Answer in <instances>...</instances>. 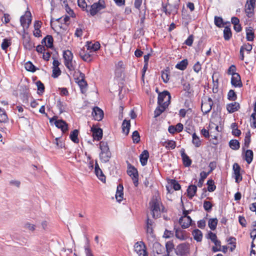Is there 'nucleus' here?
Wrapping results in <instances>:
<instances>
[{
	"label": "nucleus",
	"instance_id": "1",
	"mask_svg": "<svg viewBox=\"0 0 256 256\" xmlns=\"http://www.w3.org/2000/svg\"><path fill=\"white\" fill-rule=\"evenodd\" d=\"M161 203L156 198H152L150 202V206L154 218H157L160 216L163 208H160Z\"/></svg>",
	"mask_w": 256,
	"mask_h": 256
},
{
	"label": "nucleus",
	"instance_id": "2",
	"mask_svg": "<svg viewBox=\"0 0 256 256\" xmlns=\"http://www.w3.org/2000/svg\"><path fill=\"white\" fill-rule=\"evenodd\" d=\"M167 182L166 197L168 200L172 202L175 198L174 192L176 190V180L174 179H168Z\"/></svg>",
	"mask_w": 256,
	"mask_h": 256
},
{
	"label": "nucleus",
	"instance_id": "3",
	"mask_svg": "<svg viewBox=\"0 0 256 256\" xmlns=\"http://www.w3.org/2000/svg\"><path fill=\"white\" fill-rule=\"evenodd\" d=\"M106 8L105 2L104 0H98V2L93 4L90 7L88 10L90 15L94 16L98 12Z\"/></svg>",
	"mask_w": 256,
	"mask_h": 256
},
{
	"label": "nucleus",
	"instance_id": "4",
	"mask_svg": "<svg viewBox=\"0 0 256 256\" xmlns=\"http://www.w3.org/2000/svg\"><path fill=\"white\" fill-rule=\"evenodd\" d=\"M63 57L64 60V64L70 70H74V67L72 64L73 54L71 51L69 50H66L64 52Z\"/></svg>",
	"mask_w": 256,
	"mask_h": 256
},
{
	"label": "nucleus",
	"instance_id": "5",
	"mask_svg": "<svg viewBox=\"0 0 256 256\" xmlns=\"http://www.w3.org/2000/svg\"><path fill=\"white\" fill-rule=\"evenodd\" d=\"M170 100V94L168 91H164L160 93L158 96V104L164 105L168 106Z\"/></svg>",
	"mask_w": 256,
	"mask_h": 256
},
{
	"label": "nucleus",
	"instance_id": "6",
	"mask_svg": "<svg viewBox=\"0 0 256 256\" xmlns=\"http://www.w3.org/2000/svg\"><path fill=\"white\" fill-rule=\"evenodd\" d=\"M20 22L24 30L28 28L32 22V16L30 12L26 11L25 14L20 17Z\"/></svg>",
	"mask_w": 256,
	"mask_h": 256
},
{
	"label": "nucleus",
	"instance_id": "7",
	"mask_svg": "<svg viewBox=\"0 0 256 256\" xmlns=\"http://www.w3.org/2000/svg\"><path fill=\"white\" fill-rule=\"evenodd\" d=\"M188 211L184 210L183 212L184 216H182L179 220V223L184 228H188L192 222V219L190 216H188Z\"/></svg>",
	"mask_w": 256,
	"mask_h": 256
},
{
	"label": "nucleus",
	"instance_id": "8",
	"mask_svg": "<svg viewBox=\"0 0 256 256\" xmlns=\"http://www.w3.org/2000/svg\"><path fill=\"white\" fill-rule=\"evenodd\" d=\"M127 173L132 178L134 185L137 186L138 184V174L137 170L134 166L130 165L128 168Z\"/></svg>",
	"mask_w": 256,
	"mask_h": 256
},
{
	"label": "nucleus",
	"instance_id": "9",
	"mask_svg": "<svg viewBox=\"0 0 256 256\" xmlns=\"http://www.w3.org/2000/svg\"><path fill=\"white\" fill-rule=\"evenodd\" d=\"M134 249L138 256H148L142 242H136L134 246Z\"/></svg>",
	"mask_w": 256,
	"mask_h": 256
},
{
	"label": "nucleus",
	"instance_id": "10",
	"mask_svg": "<svg viewBox=\"0 0 256 256\" xmlns=\"http://www.w3.org/2000/svg\"><path fill=\"white\" fill-rule=\"evenodd\" d=\"M213 104L212 100L210 98H208L205 102L202 101L201 106L202 112L206 114L212 110Z\"/></svg>",
	"mask_w": 256,
	"mask_h": 256
},
{
	"label": "nucleus",
	"instance_id": "11",
	"mask_svg": "<svg viewBox=\"0 0 256 256\" xmlns=\"http://www.w3.org/2000/svg\"><path fill=\"white\" fill-rule=\"evenodd\" d=\"M232 170L234 171V178L236 180V182L238 183L240 181L242 180V176L240 173V171L241 168L240 166L237 163H234L233 164Z\"/></svg>",
	"mask_w": 256,
	"mask_h": 256
},
{
	"label": "nucleus",
	"instance_id": "12",
	"mask_svg": "<svg viewBox=\"0 0 256 256\" xmlns=\"http://www.w3.org/2000/svg\"><path fill=\"white\" fill-rule=\"evenodd\" d=\"M92 115L95 120L100 121L104 117V112L98 107L95 106L93 108Z\"/></svg>",
	"mask_w": 256,
	"mask_h": 256
},
{
	"label": "nucleus",
	"instance_id": "13",
	"mask_svg": "<svg viewBox=\"0 0 256 256\" xmlns=\"http://www.w3.org/2000/svg\"><path fill=\"white\" fill-rule=\"evenodd\" d=\"M174 244L170 242H168L166 244V256H174L176 254V250L174 248Z\"/></svg>",
	"mask_w": 256,
	"mask_h": 256
},
{
	"label": "nucleus",
	"instance_id": "14",
	"mask_svg": "<svg viewBox=\"0 0 256 256\" xmlns=\"http://www.w3.org/2000/svg\"><path fill=\"white\" fill-rule=\"evenodd\" d=\"M91 130L92 133V136L94 140H100L102 137V130L100 128L92 127Z\"/></svg>",
	"mask_w": 256,
	"mask_h": 256
},
{
	"label": "nucleus",
	"instance_id": "15",
	"mask_svg": "<svg viewBox=\"0 0 256 256\" xmlns=\"http://www.w3.org/2000/svg\"><path fill=\"white\" fill-rule=\"evenodd\" d=\"M79 56L83 60L89 62L92 60V56L84 49H80L79 52Z\"/></svg>",
	"mask_w": 256,
	"mask_h": 256
},
{
	"label": "nucleus",
	"instance_id": "16",
	"mask_svg": "<svg viewBox=\"0 0 256 256\" xmlns=\"http://www.w3.org/2000/svg\"><path fill=\"white\" fill-rule=\"evenodd\" d=\"M54 124L58 128H60L63 133L66 132L68 130V124L62 120H56Z\"/></svg>",
	"mask_w": 256,
	"mask_h": 256
},
{
	"label": "nucleus",
	"instance_id": "17",
	"mask_svg": "<svg viewBox=\"0 0 256 256\" xmlns=\"http://www.w3.org/2000/svg\"><path fill=\"white\" fill-rule=\"evenodd\" d=\"M231 84L234 87L242 86V82L238 74H233L231 78Z\"/></svg>",
	"mask_w": 256,
	"mask_h": 256
},
{
	"label": "nucleus",
	"instance_id": "18",
	"mask_svg": "<svg viewBox=\"0 0 256 256\" xmlns=\"http://www.w3.org/2000/svg\"><path fill=\"white\" fill-rule=\"evenodd\" d=\"M183 164L185 166H189L192 164V160L185 153L184 148H182L180 151Z\"/></svg>",
	"mask_w": 256,
	"mask_h": 256
},
{
	"label": "nucleus",
	"instance_id": "19",
	"mask_svg": "<svg viewBox=\"0 0 256 256\" xmlns=\"http://www.w3.org/2000/svg\"><path fill=\"white\" fill-rule=\"evenodd\" d=\"M177 254L184 255L188 252V244L186 243L180 244L177 246Z\"/></svg>",
	"mask_w": 256,
	"mask_h": 256
},
{
	"label": "nucleus",
	"instance_id": "20",
	"mask_svg": "<svg viewBox=\"0 0 256 256\" xmlns=\"http://www.w3.org/2000/svg\"><path fill=\"white\" fill-rule=\"evenodd\" d=\"M86 46L87 48V50H90V52H96L100 48V44L98 42L94 44L91 42H87Z\"/></svg>",
	"mask_w": 256,
	"mask_h": 256
},
{
	"label": "nucleus",
	"instance_id": "21",
	"mask_svg": "<svg viewBox=\"0 0 256 256\" xmlns=\"http://www.w3.org/2000/svg\"><path fill=\"white\" fill-rule=\"evenodd\" d=\"M22 43L24 48L29 50L34 46V44L31 41L29 36H24Z\"/></svg>",
	"mask_w": 256,
	"mask_h": 256
},
{
	"label": "nucleus",
	"instance_id": "22",
	"mask_svg": "<svg viewBox=\"0 0 256 256\" xmlns=\"http://www.w3.org/2000/svg\"><path fill=\"white\" fill-rule=\"evenodd\" d=\"M78 73L79 74V76L76 78V82H77L80 88H82L86 86L87 84L84 80V74L80 72H78Z\"/></svg>",
	"mask_w": 256,
	"mask_h": 256
},
{
	"label": "nucleus",
	"instance_id": "23",
	"mask_svg": "<svg viewBox=\"0 0 256 256\" xmlns=\"http://www.w3.org/2000/svg\"><path fill=\"white\" fill-rule=\"evenodd\" d=\"M123 190L124 187L122 184H119L117 186V190L116 194V198L118 202H120L122 200L124 196Z\"/></svg>",
	"mask_w": 256,
	"mask_h": 256
},
{
	"label": "nucleus",
	"instance_id": "24",
	"mask_svg": "<svg viewBox=\"0 0 256 256\" xmlns=\"http://www.w3.org/2000/svg\"><path fill=\"white\" fill-rule=\"evenodd\" d=\"M152 250L157 254H161L164 250V248L158 242L155 241L152 243Z\"/></svg>",
	"mask_w": 256,
	"mask_h": 256
},
{
	"label": "nucleus",
	"instance_id": "25",
	"mask_svg": "<svg viewBox=\"0 0 256 256\" xmlns=\"http://www.w3.org/2000/svg\"><path fill=\"white\" fill-rule=\"evenodd\" d=\"M95 174L98 178L102 181L104 182L106 180V178L102 170L99 167L97 162H96L95 168H94Z\"/></svg>",
	"mask_w": 256,
	"mask_h": 256
},
{
	"label": "nucleus",
	"instance_id": "26",
	"mask_svg": "<svg viewBox=\"0 0 256 256\" xmlns=\"http://www.w3.org/2000/svg\"><path fill=\"white\" fill-rule=\"evenodd\" d=\"M148 157L149 154L148 151L146 150H144L140 154V162L142 166H146V164Z\"/></svg>",
	"mask_w": 256,
	"mask_h": 256
},
{
	"label": "nucleus",
	"instance_id": "27",
	"mask_svg": "<svg viewBox=\"0 0 256 256\" xmlns=\"http://www.w3.org/2000/svg\"><path fill=\"white\" fill-rule=\"evenodd\" d=\"M146 231L147 240L150 244L156 241V236L152 228L146 229Z\"/></svg>",
	"mask_w": 256,
	"mask_h": 256
},
{
	"label": "nucleus",
	"instance_id": "28",
	"mask_svg": "<svg viewBox=\"0 0 256 256\" xmlns=\"http://www.w3.org/2000/svg\"><path fill=\"white\" fill-rule=\"evenodd\" d=\"M239 108L240 104L236 102L228 104L226 106L227 110L230 113H232L236 111H237Z\"/></svg>",
	"mask_w": 256,
	"mask_h": 256
},
{
	"label": "nucleus",
	"instance_id": "29",
	"mask_svg": "<svg viewBox=\"0 0 256 256\" xmlns=\"http://www.w3.org/2000/svg\"><path fill=\"white\" fill-rule=\"evenodd\" d=\"M53 38L48 35L42 41V43H44L47 48H51L53 46Z\"/></svg>",
	"mask_w": 256,
	"mask_h": 256
},
{
	"label": "nucleus",
	"instance_id": "30",
	"mask_svg": "<svg viewBox=\"0 0 256 256\" xmlns=\"http://www.w3.org/2000/svg\"><path fill=\"white\" fill-rule=\"evenodd\" d=\"M255 6L250 5L248 4H245V12L246 14V16L248 18H251L254 15V8Z\"/></svg>",
	"mask_w": 256,
	"mask_h": 256
},
{
	"label": "nucleus",
	"instance_id": "31",
	"mask_svg": "<svg viewBox=\"0 0 256 256\" xmlns=\"http://www.w3.org/2000/svg\"><path fill=\"white\" fill-rule=\"evenodd\" d=\"M170 70L168 68L162 71L161 76L164 83H167L168 82L170 77Z\"/></svg>",
	"mask_w": 256,
	"mask_h": 256
},
{
	"label": "nucleus",
	"instance_id": "32",
	"mask_svg": "<svg viewBox=\"0 0 256 256\" xmlns=\"http://www.w3.org/2000/svg\"><path fill=\"white\" fill-rule=\"evenodd\" d=\"M244 158L246 160L248 164L252 162L253 159V152L252 150H248L245 152Z\"/></svg>",
	"mask_w": 256,
	"mask_h": 256
},
{
	"label": "nucleus",
	"instance_id": "33",
	"mask_svg": "<svg viewBox=\"0 0 256 256\" xmlns=\"http://www.w3.org/2000/svg\"><path fill=\"white\" fill-rule=\"evenodd\" d=\"M130 126V120H124L122 124V129L123 132L126 136H127L129 133Z\"/></svg>",
	"mask_w": 256,
	"mask_h": 256
},
{
	"label": "nucleus",
	"instance_id": "34",
	"mask_svg": "<svg viewBox=\"0 0 256 256\" xmlns=\"http://www.w3.org/2000/svg\"><path fill=\"white\" fill-rule=\"evenodd\" d=\"M158 106L156 108L154 112V117L157 118L160 115V114L164 111L166 108L168 106H165L164 105L158 104Z\"/></svg>",
	"mask_w": 256,
	"mask_h": 256
},
{
	"label": "nucleus",
	"instance_id": "35",
	"mask_svg": "<svg viewBox=\"0 0 256 256\" xmlns=\"http://www.w3.org/2000/svg\"><path fill=\"white\" fill-rule=\"evenodd\" d=\"M162 144L168 149L173 150L176 147V142L172 140H165L162 142Z\"/></svg>",
	"mask_w": 256,
	"mask_h": 256
},
{
	"label": "nucleus",
	"instance_id": "36",
	"mask_svg": "<svg viewBox=\"0 0 256 256\" xmlns=\"http://www.w3.org/2000/svg\"><path fill=\"white\" fill-rule=\"evenodd\" d=\"M100 148L101 150L100 153L110 152L108 142H100Z\"/></svg>",
	"mask_w": 256,
	"mask_h": 256
},
{
	"label": "nucleus",
	"instance_id": "37",
	"mask_svg": "<svg viewBox=\"0 0 256 256\" xmlns=\"http://www.w3.org/2000/svg\"><path fill=\"white\" fill-rule=\"evenodd\" d=\"M192 235L195 240L197 242H201L202 238V234L200 230L198 229L194 230L192 232Z\"/></svg>",
	"mask_w": 256,
	"mask_h": 256
},
{
	"label": "nucleus",
	"instance_id": "38",
	"mask_svg": "<svg viewBox=\"0 0 256 256\" xmlns=\"http://www.w3.org/2000/svg\"><path fill=\"white\" fill-rule=\"evenodd\" d=\"M78 130H74L70 132V140L74 143L78 144L79 142V140L78 138Z\"/></svg>",
	"mask_w": 256,
	"mask_h": 256
},
{
	"label": "nucleus",
	"instance_id": "39",
	"mask_svg": "<svg viewBox=\"0 0 256 256\" xmlns=\"http://www.w3.org/2000/svg\"><path fill=\"white\" fill-rule=\"evenodd\" d=\"M188 65V61L187 59H184L177 63V69H179L182 70H186Z\"/></svg>",
	"mask_w": 256,
	"mask_h": 256
},
{
	"label": "nucleus",
	"instance_id": "40",
	"mask_svg": "<svg viewBox=\"0 0 256 256\" xmlns=\"http://www.w3.org/2000/svg\"><path fill=\"white\" fill-rule=\"evenodd\" d=\"M100 158L102 162L106 163L109 161L111 158V152L100 153Z\"/></svg>",
	"mask_w": 256,
	"mask_h": 256
},
{
	"label": "nucleus",
	"instance_id": "41",
	"mask_svg": "<svg viewBox=\"0 0 256 256\" xmlns=\"http://www.w3.org/2000/svg\"><path fill=\"white\" fill-rule=\"evenodd\" d=\"M232 34L230 28L226 26L224 30V38L226 40H228L232 37Z\"/></svg>",
	"mask_w": 256,
	"mask_h": 256
},
{
	"label": "nucleus",
	"instance_id": "42",
	"mask_svg": "<svg viewBox=\"0 0 256 256\" xmlns=\"http://www.w3.org/2000/svg\"><path fill=\"white\" fill-rule=\"evenodd\" d=\"M218 222L216 218H210L208 222L209 228L212 230H214L216 228Z\"/></svg>",
	"mask_w": 256,
	"mask_h": 256
},
{
	"label": "nucleus",
	"instance_id": "43",
	"mask_svg": "<svg viewBox=\"0 0 256 256\" xmlns=\"http://www.w3.org/2000/svg\"><path fill=\"white\" fill-rule=\"evenodd\" d=\"M192 142L195 146L198 148L201 145V140L200 138L196 134V133L192 134Z\"/></svg>",
	"mask_w": 256,
	"mask_h": 256
},
{
	"label": "nucleus",
	"instance_id": "44",
	"mask_svg": "<svg viewBox=\"0 0 256 256\" xmlns=\"http://www.w3.org/2000/svg\"><path fill=\"white\" fill-rule=\"evenodd\" d=\"M229 146L231 148L234 150H238L240 147V142L236 140H230Z\"/></svg>",
	"mask_w": 256,
	"mask_h": 256
},
{
	"label": "nucleus",
	"instance_id": "45",
	"mask_svg": "<svg viewBox=\"0 0 256 256\" xmlns=\"http://www.w3.org/2000/svg\"><path fill=\"white\" fill-rule=\"evenodd\" d=\"M197 190V187L195 185H191L188 188V195L192 198L194 196Z\"/></svg>",
	"mask_w": 256,
	"mask_h": 256
},
{
	"label": "nucleus",
	"instance_id": "46",
	"mask_svg": "<svg viewBox=\"0 0 256 256\" xmlns=\"http://www.w3.org/2000/svg\"><path fill=\"white\" fill-rule=\"evenodd\" d=\"M208 174L204 172H202L200 174V178L198 180V187H202V186L204 179L207 177Z\"/></svg>",
	"mask_w": 256,
	"mask_h": 256
},
{
	"label": "nucleus",
	"instance_id": "47",
	"mask_svg": "<svg viewBox=\"0 0 256 256\" xmlns=\"http://www.w3.org/2000/svg\"><path fill=\"white\" fill-rule=\"evenodd\" d=\"M207 184L208 185V192H212L216 190V186L213 180H208Z\"/></svg>",
	"mask_w": 256,
	"mask_h": 256
},
{
	"label": "nucleus",
	"instance_id": "48",
	"mask_svg": "<svg viewBox=\"0 0 256 256\" xmlns=\"http://www.w3.org/2000/svg\"><path fill=\"white\" fill-rule=\"evenodd\" d=\"M25 68L28 71L32 72H34L36 70L34 66L30 61L25 64Z\"/></svg>",
	"mask_w": 256,
	"mask_h": 256
},
{
	"label": "nucleus",
	"instance_id": "49",
	"mask_svg": "<svg viewBox=\"0 0 256 256\" xmlns=\"http://www.w3.org/2000/svg\"><path fill=\"white\" fill-rule=\"evenodd\" d=\"M132 138L134 143L137 144L140 141V136L138 132L135 130L133 132L132 134Z\"/></svg>",
	"mask_w": 256,
	"mask_h": 256
},
{
	"label": "nucleus",
	"instance_id": "50",
	"mask_svg": "<svg viewBox=\"0 0 256 256\" xmlns=\"http://www.w3.org/2000/svg\"><path fill=\"white\" fill-rule=\"evenodd\" d=\"M250 142V132L248 131L246 134V136H245V138H244V146L246 148H248L249 146Z\"/></svg>",
	"mask_w": 256,
	"mask_h": 256
},
{
	"label": "nucleus",
	"instance_id": "51",
	"mask_svg": "<svg viewBox=\"0 0 256 256\" xmlns=\"http://www.w3.org/2000/svg\"><path fill=\"white\" fill-rule=\"evenodd\" d=\"M214 24L219 28H220L224 25L222 18L216 16L214 17Z\"/></svg>",
	"mask_w": 256,
	"mask_h": 256
},
{
	"label": "nucleus",
	"instance_id": "52",
	"mask_svg": "<svg viewBox=\"0 0 256 256\" xmlns=\"http://www.w3.org/2000/svg\"><path fill=\"white\" fill-rule=\"evenodd\" d=\"M11 42L10 40L4 38L1 47L3 50H6L7 48L10 45Z\"/></svg>",
	"mask_w": 256,
	"mask_h": 256
},
{
	"label": "nucleus",
	"instance_id": "53",
	"mask_svg": "<svg viewBox=\"0 0 256 256\" xmlns=\"http://www.w3.org/2000/svg\"><path fill=\"white\" fill-rule=\"evenodd\" d=\"M56 106L59 110L60 114H62V112L65 111L66 105L60 100L58 101Z\"/></svg>",
	"mask_w": 256,
	"mask_h": 256
},
{
	"label": "nucleus",
	"instance_id": "54",
	"mask_svg": "<svg viewBox=\"0 0 256 256\" xmlns=\"http://www.w3.org/2000/svg\"><path fill=\"white\" fill-rule=\"evenodd\" d=\"M212 203L209 201L204 200V208L205 210L208 212H210L212 210Z\"/></svg>",
	"mask_w": 256,
	"mask_h": 256
},
{
	"label": "nucleus",
	"instance_id": "55",
	"mask_svg": "<svg viewBox=\"0 0 256 256\" xmlns=\"http://www.w3.org/2000/svg\"><path fill=\"white\" fill-rule=\"evenodd\" d=\"M254 38V33L252 30H248L246 31V38L248 41H252Z\"/></svg>",
	"mask_w": 256,
	"mask_h": 256
},
{
	"label": "nucleus",
	"instance_id": "56",
	"mask_svg": "<svg viewBox=\"0 0 256 256\" xmlns=\"http://www.w3.org/2000/svg\"><path fill=\"white\" fill-rule=\"evenodd\" d=\"M228 99L234 100L236 98V95L234 90H230L228 94Z\"/></svg>",
	"mask_w": 256,
	"mask_h": 256
},
{
	"label": "nucleus",
	"instance_id": "57",
	"mask_svg": "<svg viewBox=\"0 0 256 256\" xmlns=\"http://www.w3.org/2000/svg\"><path fill=\"white\" fill-rule=\"evenodd\" d=\"M78 6L81 8L83 10H86L88 12V10H86L87 4H86L85 0H78Z\"/></svg>",
	"mask_w": 256,
	"mask_h": 256
},
{
	"label": "nucleus",
	"instance_id": "58",
	"mask_svg": "<svg viewBox=\"0 0 256 256\" xmlns=\"http://www.w3.org/2000/svg\"><path fill=\"white\" fill-rule=\"evenodd\" d=\"M61 74V70L59 68H53L52 76L54 78H58Z\"/></svg>",
	"mask_w": 256,
	"mask_h": 256
},
{
	"label": "nucleus",
	"instance_id": "59",
	"mask_svg": "<svg viewBox=\"0 0 256 256\" xmlns=\"http://www.w3.org/2000/svg\"><path fill=\"white\" fill-rule=\"evenodd\" d=\"M207 238L210 239L212 242H215L218 240L216 235L212 232H208Z\"/></svg>",
	"mask_w": 256,
	"mask_h": 256
},
{
	"label": "nucleus",
	"instance_id": "60",
	"mask_svg": "<svg viewBox=\"0 0 256 256\" xmlns=\"http://www.w3.org/2000/svg\"><path fill=\"white\" fill-rule=\"evenodd\" d=\"M236 67L234 65H232L230 66L228 70V74L229 75H232V76L234 74H237L238 73L236 72Z\"/></svg>",
	"mask_w": 256,
	"mask_h": 256
},
{
	"label": "nucleus",
	"instance_id": "61",
	"mask_svg": "<svg viewBox=\"0 0 256 256\" xmlns=\"http://www.w3.org/2000/svg\"><path fill=\"white\" fill-rule=\"evenodd\" d=\"M54 143L58 148H62L64 146V143L62 141L60 140V138H56Z\"/></svg>",
	"mask_w": 256,
	"mask_h": 256
},
{
	"label": "nucleus",
	"instance_id": "62",
	"mask_svg": "<svg viewBox=\"0 0 256 256\" xmlns=\"http://www.w3.org/2000/svg\"><path fill=\"white\" fill-rule=\"evenodd\" d=\"M38 90L40 93H43L44 90V84L38 81L36 83Z\"/></svg>",
	"mask_w": 256,
	"mask_h": 256
},
{
	"label": "nucleus",
	"instance_id": "63",
	"mask_svg": "<svg viewBox=\"0 0 256 256\" xmlns=\"http://www.w3.org/2000/svg\"><path fill=\"white\" fill-rule=\"evenodd\" d=\"M8 116L6 112L4 110L2 113L0 114V122H5L7 121Z\"/></svg>",
	"mask_w": 256,
	"mask_h": 256
},
{
	"label": "nucleus",
	"instance_id": "64",
	"mask_svg": "<svg viewBox=\"0 0 256 256\" xmlns=\"http://www.w3.org/2000/svg\"><path fill=\"white\" fill-rule=\"evenodd\" d=\"M154 224V222L152 220H150L148 218V216L147 220H146V229H149L150 228H152L153 229V226Z\"/></svg>",
	"mask_w": 256,
	"mask_h": 256
}]
</instances>
